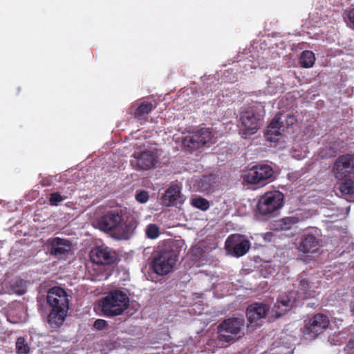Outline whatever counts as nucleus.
Masks as SVG:
<instances>
[{
  "label": "nucleus",
  "instance_id": "obj_26",
  "mask_svg": "<svg viewBox=\"0 0 354 354\" xmlns=\"http://www.w3.org/2000/svg\"><path fill=\"white\" fill-rule=\"evenodd\" d=\"M16 350L17 354H28L29 353V346L24 337H20L17 339L16 342Z\"/></svg>",
  "mask_w": 354,
  "mask_h": 354
},
{
  "label": "nucleus",
  "instance_id": "obj_5",
  "mask_svg": "<svg viewBox=\"0 0 354 354\" xmlns=\"http://www.w3.org/2000/svg\"><path fill=\"white\" fill-rule=\"evenodd\" d=\"M245 325L243 319L229 318L223 320L218 326V340L225 343L235 342L243 335L242 330Z\"/></svg>",
  "mask_w": 354,
  "mask_h": 354
},
{
  "label": "nucleus",
  "instance_id": "obj_16",
  "mask_svg": "<svg viewBox=\"0 0 354 354\" xmlns=\"http://www.w3.org/2000/svg\"><path fill=\"white\" fill-rule=\"evenodd\" d=\"M297 299V293L294 290L280 295L274 306L277 316H281L289 311L294 306Z\"/></svg>",
  "mask_w": 354,
  "mask_h": 354
},
{
  "label": "nucleus",
  "instance_id": "obj_21",
  "mask_svg": "<svg viewBox=\"0 0 354 354\" xmlns=\"http://www.w3.org/2000/svg\"><path fill=\"white\" fill-rule=\"evenodd\" d=\"M305 218L301 212H296L291 216H286L277 222V229L279 230H289L293 226L300 222H303Z\"/></svg>",
  "mask_w": 354,
  "mask_h": 354
},
{
  "label": "nucleus",
  "instance_id": "obj_11",
  "mask_svg": "<svg viewBox=\"0 0 354 354\" xmlns=\"http://www.w3.org/2000/svg\"><path fill=\"white\" fill-rule=\"evenodd\" d=\"M225 248L229 254L240 257L248 252L250 248V242L244 235L231 234L225 241Z\"/></svg>",
  "mask_w": 354,
  "mask_h": 354
},
{
  "label": "nucleus",
  "instance_id": "obj_13",
  "mask_svg": "<svg viewBox=\"0 0 354 354\" xmlns=\"http://www.w3.org/2000/svg\"><path fill=\"white\" fill-rule=\"evenodd\" d=\"M89 256L91 261L97 265H111L118 259L116 252L105 245L93 248Z\"/></svg>",
  "mask_w": 354,
  "mask_h": 354
},
{
  "label": "nucleus",
  "instance_id": "obj_27",
  "mask_svg": "<svg viewBox=\"0 0 354 354\" xmlns=\"http://www.w3.org/2000/svg\"><path fill=\"white\" fill-rule=\"evenodd\" d=\"M192 204L194 207L200 209L203 211H206L209 207V201L202 197L194 198L192 201Z\"/></svg>",
  "mask_w": 354,
  "mask_h": 354
},
{
  "label": "nucleus",
  "instance_id": "obj_35",
  "mask_svg": "<svg viewBox=\"0 0 354 354\" xmlns=\"http://www.w3.org/2000/svg\"><path fill=\"white\" fill-rule=\"evenodd\" d=\"M297 118L293 115L288 114L286 116V122L287 126H292L294 124L297 122Z\"/></svg>",
  "mask_w": 354,
  "mask_h": 354
},
{
  "label": "nucleus",
  "instance_id": "obj_3",
  "mask_svg": "<svg viewBox=\"0 0 354 354\" xmlns=\"http://www.w3.org/2000/svg\"><path fill=\"white\" fill-rule=\"evenodd\" d=\"M178 259L177 252L170 245H164L152 254L150 266L156 274L164 276L173 270Z\"/></svg>",
  "mask_w": 354,
  "mask_h": 354
},
{
  "label": "nucleus",
  "instance_id": "obj_1",
  "mask_svg": "<svg viewBox=\"0 0 354 354\" xmlns=\"http://www.w3.org/2000/svg\"><path fill=\"white\" fill-rule=\"evenodd\" d=\"M97 225L102 231L109 232L118 239H127L136 228L135 223L124 222L121 212L118 209L108 211L97 220Z\"/></svg>",
  "mask_w": 354,
  "mask_h": 354
},
{
  "label": "nucleus",
  "instance_id": "obj_17",
  "mask_svg": "<svg viewBox=\"0 0 354 354\" xmlns=\"http://www.w3.org/2000/svg\"><path fill=\"white\" fill-rule=\"evenodd\" d=\"M320 246V239L315 234L305 232L299 239L297 250L304 254H313Z\"/></svg>",
  "mask_w": 354,
  "mask_h": 354
},
{
  "label": "nucleus",
  "instance_id": "obj_23",
  "mask_svg": "<svg viewBox=\"0 0 354 354\" xmlns=\"http://www.w3.org/2000/svg\"><path fill=\"white\" fill-rule=\"evenodd\" d=\"M281 113H277L270 123L268 124L266 130V135L270 136L269 139L273 140L274 137L281 135V130L283 127V122L281 121Z\"/></svg>",
  "mask_w": 354,
  "mask_h": 354
},
{
  "label": "nucleus",
  "instance_id": "obj_12",
  "mask_svg": "<svg viewBox=\"0 0 354 354\" xmlns=\"http://www.w3.org/2000/svg\"><path fill=\"white\" fill-rule=\"evenodd\" d=\"M332 171L338 180L348 177L354 171V153L339 156L334 162Z\"/></svg>",
  "mask_w": 354,
  "mask_h": 354
},
{
  "label": "nucleus",
  "instance_id": "obj_10",
  "mask_svg": "<svg viewBox=\"0 0 354 354\" xmlns=\"http://www.w3.org/2000/svg\"><path fill=\"white\" fill-rule=\"evenodd\" d=\"M240 131L243 138L254 134L260 127V115L253 108H249L240 114Z\"/></svg>",
  "mask_w": 354,
  "mask_h": 354
},
{
  "label": "nucleus",
  "instance_id": "obj_8",
  "mask_svg": "<svg viewBox=\"0 0 354 354\" xmlns=\"http://www.w3.org/2000/svg\"><path fill=\"white\" fill-rule=\"evenodd\" d=\"M214 136L210 129L203 127L184 137L182 144L185 148L192 151L211 143Z\"/></svg>",
  "mask_w": 354,
  "mask_h": 354
},
{
  "label": "nucleus",
  "instance_id": "obj_2",
  "mask_svg": "<svg viewBox=\"0 0 354 354\" xmlns=\"http://www.w3.org/2000/svg\"><path fill=\"white\" fill-rule=\"evenodd\" d=\"M46 301L51 310L48 315V322L53 327H58L64 322L69 306V299L65 290L55 286L49 289Z\"/></svg>",
  "mask_w": 354,
  "mask_h": 354
},
{
  "label": "nucleus",
  "instance_id": "obj_6",
  "mask_svg": "<svg viewBox=\"0 0 354 354\" xmlns=\"http://www.w3.org/2000/svg\"><path fill=\"white\" fill-rule=\"evenodd\" d=\"M330 324L327 315L316 313L305 320L304 326L301 328L304 337L306 339L313 340L326 330Z\"/></svg>",
  "mask_w": 354,
  "mask_h": 354
},
{
  "label": "nucleus",
  "instance_id": "obj_25",
  "mask_svg": "<svg viewBox=\"0 0 354 354\" xmlns=\"http://www.w3.org/2000/svg\"><path fill=\"white\" fill-rule=\"evenodd\" d=\"M337 188L344 196H351L354 194V181L350 178H345Z\"/></svg>",
  "mask_w": 354,
  "mask_h": 354
},
{
  "label": "nucleus",
  "instance_id": "obj_28",
  "mask_svg": "<svg viewBox=\"0 0 354 354\" xmlns=\"http://www.w3.org/2000/svg\"><path fill=\"white\" fill-rule=\"evenodd\" d=\"M160 234L159 227L156 224H149L146 229V235L151 239H155Z\"/></svg>",
  "mask_w": 354,
  "mask_h": 354
},
{
  "label": "nucleus",
  "instance_id": "obj_7",
  "mask_svg": "<svg viewBox=\"0 0 354 354\" xmlns=\"http://www.w3.org/2000/svg\"><path fill=\"white\" fill-rule=\"evenodd\" d=\"M283 200L284 196L279 191L266 192L259 200L257 212L263 216L271 215L283 206Z\"/></svg>",
  "mask_w": 354,
  "mask_h": 354
},
{
  "label": "nucleus",
  "instance_id": "obj_14",
  "mask_svg": "<svg viewBox=\"0 0 354 354\" xmlns=\"http://www.w3.org/2000/svg\"><path fill=\"white\" fill-rule=\"evenodd\" d=\"M133 160L131 163L133 168L139 171H147L155 167L158 162L156 153L152 151L135 152L133 155Z\"/></svg>",
  "mask_w": 354,
  "mask_h": 354
},
{
  "label": "nucleus",
  "instance_id": "obj_20",
  "mask_svg": "<svg viewBox=\"0 0 354 354\" xmlns=\"http://www.w3.org/2000/svg\"><path fill=\"white\" fill-rule=\"evenodd\" d=\"M162 201L165 206L178 207L184 203L185 198L181 194L179 186L172 185L165 191V194L162 197Z\"/></svg>",
  "mask_w": 354,
  "mask_h": 354
},
{
  "label": "nucleus",
  "instance_id": "obj_31",
  "mask_svg": "<svg viewBox=\"0 0 354 354\" xmlns=\"http://www.w3.org/2000/svg\"><path fill=\"white\" fill-rule=\"evenodd\" d=\"M13 290L18 295H21L25 293L26 289L24 288V281L23 280H19L12 286Z\"/></svg>",
  "mask_w": 354,
  "mask_h": 354
},
{
  "label": "nucleus",
  "instance_id": "obj_30",
  "mask_svg": "<svg viewBox=\"0 0 354 354\" xmlns=\"http://www.w3.org/2000/svg\"><path fill=\"white\" fill-rule=\"evenodd\" d=\"M337 153V147L335 143L330 145L328 147L324 148L322 151L323 156L326 158L334 157Z\"/></svg>",
  "mask_w": 354,
  "mask_h": 354
},
{
  "label": "nucleus",
  "instance_id": "obj_4",
  "mask_svg": "<svg viewBox=\"0 0 354 354\" xmlns=\"http://www.w3.org/2000/svg\"><path fill=\"white\" fill-rule=\"evenodd\" d=\"M129 298L120 290L109 292L101 300L100 306L104 314L107 317L121 315L129 306Z\"/></svg>",
  "mask_w": 354,
  "mask_h": 354
},
{
  "label": "nucleus",
  "instance_id": "obj_32",
  "mask_svg": "<svg viewBox=\"0 0 354 354\" xmlns=\"http://www.w3.org/2000/svg\"><path fill=\"white\" fill-rule=\"evenodd\" d=\"M136 199L137 201L145 203L149 200V194L147 192L141 191L139 193L136 194Z\"/></svg>",
  "mask_w": 354,
  "mask_h": 354
},
{
  "label": "nucleus",
  "instance_id": "obj_29",
  "mask_svg": "<svg viewBox=\"0 0 354 354\" xmlns=\"http://www.w3.org/2000/svg\"><path fill=\"white\" fill-rule=\"evenodd\" d=\"M66 196H62L59 192H53L50 194L49 203L53 206H57L59 203L64 201Z\"/></svg>",
  "mask_w": 354,
  "mask_h": 354
},
{
  "label": "nucleus",
  "instance_id": "obj_15",
  "mask_svg": "<svg viewBox=\"0 0 354 354\" xmlns=\"http://www.w3.org/2000/svg\"><path fill=\"white\" fill-rule=\"evenodd\" d=\"M72 248L71 241L66 239L54 237L48 240V250L52 256L64 259L70 253Z\"/></svg>",
  "mask_w": 354,
  "mask_h": 354
},
{
  "label": "nucleus",
  "instance_id": "obj_18",
  "mask_svg": "<svg viewBox=\"0 0 354 354\" xmlns=\"http://www.w3.org/2000/svg\"><path fill=\"white\" fill-rule=\"evenodd\" d=\"M270 310L268 305L255 302L250 304L246 310V316L250 325H258V321L265 318Z\"/></svg>",
  "mask_w": 354,
  "mask_h": 354
},
{
  "label": "nucleus",
  "instance_id": "obj_22",
  "mask_svg": "<svg viewBox=\"0 0 354 354\" xmlns=\"http://www.w3.org/2000/svg\"><path fill=\"white\" fill-rule=\"evenodd\" d=\"M293 287L296 290L297 297L301 295V297L304 299L310 295V290L311 288L310 282L305 274H300L298 275L297 279L293 283Z\"/></svg>",
  "mask_w": 354,
  "mask_h": 354
},
{
  "label": "nucleus",
  "instance_id": "obj_36",
  "mask_svg": "<svg viewBox=\"0 0 354 354\" xmlns=\"http://www.w3.org/2000/svg\"><path fill=\"white\" fill-rule=\"evenodd\" d=\"M351 315L354 316V304L351 306Z\"/></svg>",
  "mask_w": 354,
  "mask_h": 354
},
{
  "label": "nucleus",
  "instance_id": "obj_34",
  "mask_svg": "<svg viewBox=\"0 0 354 354\" xmlns=\"http://www.w3.org/2000/svg\"><path fill=\"white\" fill-rule=\"evenodd\" d=\"M345 19L347 23H351L354 26V8H352L346 12Z\"/></svg>",
  "mask_w": 354,
  "mask_h": 354
},
{
  "label": "nucleus",
  "instance_id": "obj_19",
  "mask_svg": "<svg viewBox=\"0 0 354 354\" xmlns=\"http://www.w3.org/2000/svg\"><path fill=\"white\" fill-rule=\"evenodd\" d=\"M153 108V104L150 102L145 100L136 101L129 108L128 113L133 115L137 120L146 122L148 119V115Z\"/></svg>",
  "mask_w": 354,
  "mask_h": 354
},
{
  "label": "nucleus",
  "instance_id": "obj_33",
  "mask_svg": "<svg viewBox=\"0 0 354 354\" xmlns=\"http://www.w3.org/2000/svg\"><path fill=\"white\" fill-rule=\"evenodd\" d=\"M93 326L97 330H103L106 326V322L104 319H98L95 321Z\"/></svg>",
  "mask_w": 354,
  "mask_h": 354
},
{
  "label": "nucleus",
  "instance_id": "obj_24",
  "mask_svg": "<svg viewBox=\"0 0 354 354\" xmlns=\"http://www.w3.org/2000/svg\"><path fill=\"white\" fill-rule=\"evenodd\" d=\"M315 62V56L311 50H304L299 57V64L303 68H310Z\"/></svg>",
  "mask_w": 354,
  "mask_h": 354
},
{
  "label": "nucleus",
  "instance_id": "obj_9",
  "mask_svg": "<svg viewBox=\"0 0 354 354\" xmlns=\"http://www.w3.org/2000/svg\"><path fill=\"white\" fill-rule=\"evenodd\" d=\"M273 169L268 165H258L248 170L243 175V181L248 184H266L273 177Z\"/></svg>",
  "mask_w": 354,
  "mask_h": 354
}]
</instances>
